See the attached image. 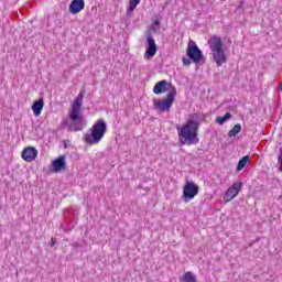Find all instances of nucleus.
<instances>
[{"instance_id": "obj_1", "label": "nucleus", "mask_w": 282, "mask_h": 282, "mask_svg": "<svg viewBox=\"0 0 282 282\" xmlns=\"http://www.w3.org/2000/svg\"><path fill=\"white\" fill-rule=\"evenodd\" d=\"M84 98L85 90H80L78 96L74 99V102L69 111L70 123L69 120L63 119L62 129H65V127H68V131H83V129H85V118L80 112V109L83 108Z\"/></svg>"}, {"instance_id": "obj_2", "label": "nucleus", "mask_w": 282, "mask_h": 282, "mask_svg": "<svg viewBox=\"0 0 282 282\" xmlns=\"http://www.w3.org/2000/svg\"><path fill=\"white\" fill-rule=\"evenodd\" d=\"M178 130V141L182 144H199V120H197V115H191L189 119L182 128Z\"/></svg>"}, {"instance_id": "obj_3", "label": "nucleus", "mask_w": 282, "mask_h": 282, "mask_svg": "<svg viewBox=\"0 0 282 282\" xmlns=\"http://www.w3.org/2000/svg\"><path fill=\"white\" fill-rule=\"evenodd\" d=\"M214 63H216L217 67H221L224 63H228V57L226 56V51L224 50V40L217 35H213L208 41H207Z\"/></svg>"}, {"instance_id": "obj_4", "label": "nucleus", "mask_w": 282, "mask_h": 282, "mask_svg": "<svg viewBox=\"0 0 282 282\" xmlns=\"http://www.w3.org/2000/svg\"><path fill=\"white\" fill-rule=\"evenodd\" d=\"M90 133L84 135V141L86 144L93 145L98 144L105 134L107 133V122L105 119H99L95 124L89 129Z\"/></svg>"}, {"instance_id": "obj_5", "label": "nucleus", "mask_w": 282, "mask_h": 282, "mask_svg": "<svg viewBox=\"0 0 282 282\" xmlns=\"http://www.w3.org/2000/svg\"><path fill=\"white\" fill-rule=\"evenodd\" d=\"M175 96H177V89L175 87H171L166 98L154 99L153 107L155 111H161V113H166V111H171L173 102H175Z\"/></svg>"}, {"instance_id": "obj_6", "label": "nucleus", "mask_w": 282, "mask_h": 282, "mask_svg": "<svg viewBox=\"0 0 282 282\" xmlns=\"http://www.w3.org/2000/svg\"><path fill=\"white\" fill-rule=\"evenodd\" d=\"M199 193V186L195 184L194 182H186L183 187V202L185 204H188L191 199H195L196 195Z\"/></svg>"}, {"instance_id": "obj_7", "label": "nucleus", "mask_w": 282, "mask_h": 282, "mask_svg": "<svg viewBox=\"0 0 282 282\" xmlns=\"http://www.w3.org/2000/svg\"><path fill=\"white\" fill-rule=\"evenodd\" d=\"M186 52L193 63L198 64L204 61V53H202V50H199V46L194 41H189Z\"/></svg>"}, {"instance_id": "obj_8", "label": "nucleus", "mask_w": 282, "mask_h": 282, "mask_svg": "<svg viewBox=\"0 0 282 282\" xmlns=\"http://www.w3.org/2000/svg\"><path fill=\"white\" fill-rule=\"evenodd\" d=\"M147 51L144 54V57L148 59L153 58L155 54H158V44H155V39H153V35H151V31L147 32Z\"/></svg>"}, {"instance_id": "obj_9", "label": "nucleus", "mask_w": 282, "mask_h": 282, "mask_svg": "<svg viewBox=\"0 0 282 282\" xmlns=\"http://www.w3.org/2000/svg\"><path fill=\"white\" fill-rule=\"evenodd\" d=\"M241 186H243V184L241 182H236L232 184L231 187H229L224 196L225 203L228 204V202H232V199H235L236 195H239L240 191H241Z\"/></svg>"}, {"instance_id": "obj_10", "label": "nucleus", "mask_w": 282, "mask_h": 282, "mask_svg": "<svg viewBox=\"0 0 282 282\" xmlns=\"http://www.w3.org/2000/svg\"><path fill=\"white\" fill-rule=\"evenodd\" d=\"M171 87H175V86H173L166 79H163L161 82H158L154 85L153 93L156 94V96H160V94H164V93H166V90L171 91Z\"/></svg>"}, {"instance_id": "obj_11", "label": "nucleus", "mask_w": 282, "mask_h": 282, "mask_svg": "<svg viewBox=\"0 0 282 282\" xmlns=\"http://www.w3.org/2000/svg\"><path fill=\"white\" fill-rule=\"evenodd\" d=\"M39 155V150L34 147H28L22 151V158L25 162H34Z\"/></svg>"}, {"instance_id": "obj_12", "label": "nucleus", "mask_w": 282, "mask_h": 282, "mask_svg": "<svg viewBox=\"0 0 282 282\" xmlns=\"http://www.w3.org/2000/svg\"><path fill=\"white\" fill-rule=\"evenodd\" d=\"M70 14H78L82 10H85V0H73L68 8Z\"/></svg>"}, {"instance_id": "obj_13", "label": "nucleus", "mask_w": 282, "mask_h": 282, "mask_svg": "<svg viewBox=\"0 0 282 282\" xmlns=\"http://www.w3.org/2000/svg\"><path fill=\"white\" fill-rule=\"evenodd\" d=\"M65 155H61L52 162V167L54 173H61V171L65 170Z\"/></svg>"}, {"instance_id": "obj_14", "label": "nucleus", "mask_w": 282, "mask_h": 282, "mask_svg": "<svg viewBox=\"0 0 282 282\" xmlns=\"http://www.w3.org/2000/svg\"><path fill=\"white\" fill-rule=\"evenodd\" d=\"M44 106H45V102L43 101V98L35 100L32 105V111L34 116H39L43 111Z\"/></svg>"}, {"instance_id": "obj_15", "label": "nucleus", "mask_w": 282, "mask_h": 282, "mask_svg": "<svg viewBox=\"0 0 282 282\" xmlns=\"http://www.w3.org/2000/svg\"><path fill=\"white\" fill-rule=\"evenodd\" d=\"M181 282H197V276L193 274V272L187 271L184 273L183 278H181Z\"/></svg>"}, {"instance_id": "obj_16", "label": "nucleus", "mask_w": 282, "mask_h": 282, "mask_svg": "<svg viewBox=\"0 0 282 282\" xmlns=\"http://www.w3.org/2000/svg\"><path fill=\"white\" fill-rule=\"evenodd\" d=\"M250 163V155H245L237 165V171H243L246 169L247 164Z\"/></svg>"}, {"instance_id": "obj_17", "label": "nucleus", "mask_w": 282, "mask_h": 282, "mask_svg": "<svg viewBox=\"0 0 282 282\" xmlns=\"http://www.w3.org/2000/svg\"><path fill=\"white\" fill-rule=\"evenodd\" d=\"M238 133H241V123L235 124L234 128L228 132L229 138H235V135H238Z\"/></svg>"}, {"instance_id": "obj_18", "label": "nucleus", "mask_w": 282, "mask_h": 282, "mask_svg": "<svg viewBox=\"0 0 282 282\" xmlns=\"http://www.w3.org/2000/svg\"><path fill=\"white\" fill-rule=\"evenodd\" d=\"M230 118H232V113L227 112V113H225L224 117H217L216 122H217V124H224L225 122H228V120H230Z\"/></svg>"}, {"instance_id": "obj_19", "label": "nucleus", "mask_w": 282, "mask_h": 282, "mask_svg": "<svg viewBox=\"0 0 282 282\" xmlns=\"http://www.w3.org/2000/svg\"><path fill=\"white\" fill-rule=\"evenodd\" d=\"M183 65H185V67L191 66V63H193V59H191V57H183Z\"/></svg>"}, {"instance_id": "obj_20", "label": "nucleus", "mask_w": 282, "mask_h": 282, "mask_svg": "<svg viewBox=\"0 0 282 282\" xmlns=\"http://www.w3.org/2000/svg\"><path fill=\"white\" fill-rule=\"evenodd\" d=\"M135 8H138L137 4H132L131 2L129 3V7L127 9V13L131 14V12H133V10H135Z\"/></svg>"}, {"instance_id": "obj_21", "label": "nucleus", "mask_w": 282, "mask_h": 282, "mask_svg": "<svg viewBox=\"0 0 282 282\" xmlns=\"http://www.w3.org/2000/svg\"><path fill=\"white\" fill-rule=\"evenodd\" d=\"M278 162L280 164L279 171L282 172V148L280 149V155L278 158Z\"/></svg>"}, {"instance_id": "obj_22", "label": "nucleus", "mask_w": 282, "mask_h": 282, "mask_svg": "<svg viewBox=\"0 0 282 282\" xmlns=\"http://www.w3.org/2000/svg\"><path fill=\"white\" fill-rule=\"evenodd\" d=\"M148 32H151V36H153V34H155V32H158V26H155V25H151L150 26V30L148 31Z\"/></svg>"}, {"instance_id": "obj_23", "label": "nucleus", "mask_w": 282, "mask_h": 282, "mask_svg": "<svg viewBox=\"0 0 282 282\" xmlns=\"http://www.w3.org/2000/svg\"><path fill=\"white\" fill-rule=\"evenodd\" d=\"M152 25H154V28L160 30V25H162V22H160V20H155Z\"/></svg>"}, {"instance_id": "obj_24", "label": "nucleus", "mask_w": 282, "mask_h": 282, "mask_svg": "<svg viewBox=\"0 0 282 282\" xmlns=\"http://www.w3.org/2000/svg\"><path fill=\"white\" fill-rule=\"evenodd\" d=\"M141 0H130V3H132L133 6H138L140 3Z\"/></svg>"}, {"instance_id": "obj_25", "label": "nucleus", "mask_w": 282, "mask_h": 282, "mask_svg": "<svg viewBox=\"0 0 282 282\" xmlns=\"http://www.w3.org/2000/svg\"><path fill=\"white\" fill-rule=\"evenodd\" d=\"M50 246L51 247L56 246V240L54 238H52Z\"/></svg>"}, {"instance_id": "obj_26", "label": "nucleus", "mask_w": 282, "mask_h": 282, "mask_svg": "<svg viewBox=\"0 0 282 282\" xmlns=\"http://www.w3.org/2000/svg\"><path fill=\"white\" fill-rule=\"evenodd\" d=\"M243 8V4H239L238 7H237V10H241Z\"/></svg>"}, {"instance_id": "obj_27", "label": "nucleus", "mask_w": 282, "mask_h": 282, "mask_svg": "<svg viewBox=\"0 0 282 282\" xmlns=\"http://www.w3.org/2000/svg\"><path fill=\"white\" fill-rule=\"evenodd\" d=\"M65 149H67V143L64 144Z\"/></svg>"}]
</instances>
